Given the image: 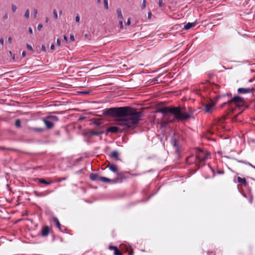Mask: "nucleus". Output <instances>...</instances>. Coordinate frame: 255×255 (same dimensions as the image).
<instances>
[{"mask_svg":"<svg viewBox=\"0 0 255 255\" xmlns=\"http://www.w3.org/2000/svg\"><path fill=\"white\" fill-rule=\"evenodd\" d=\"M118 156H119V153L116 151H114L112 152L111 154V157L113 158H115L117 160H119Z\"/></svg>","mask_w":255,"mask_h":255,"instance_id":"nucleus-16","label":"nucleus"},{"mask_svg":"<svg viewBox=\"0 0 255 255\" xmlns=\"http://www.w3.org/2000/svg\"><path fill=\"white\" fill-rule=\"evenodd\" d=\"M117 17L119 20H123V16L121 9H118L117 10Z\"/></svg>","mask_w":255,"mask_h":255,"instance_id":"nucleus-14","label":"nucleus"},{"mask_svg":"<svg viewBox=\"0 0 255 255\" xmlns=\"http://www.w3.org/2000/svg\"><path fill=\"white\" fill-rule=\"evenodd\" d=\"M106 115L118 117L117 125L127 129L136 124L141 117V113L129 107L113 108L105 110Z\"/></svg>","mask_w":255,"mask_h":255,"instance_id":"nucleus-1","label":"nucleus"},{"mask_svg":"<svg viewBox=\"0 0 255 255\" xmlns=\"http://www.w3.org/2000/svg\"><path fill=\"white\" fill-rule=\"evenodd\" d=\"M25 55H26V52L25 51H23L22 53V56L23 57H24L25 56Z\"/></svg>","mask_w":255,"mask_h":255,"instance_id":"nucleus-44","label":"nucleus"},{"mask_svg":"<svg viewBox=\"0 0 255 255\" xmlns=\"http://www.w3.org/2000/svg\"><path fill=\"white\" fill-rule=\"evenodd\" d=\"M17 6L16 5L14 4H11V10L12 11V12H14L16 11V10H17Z\"/></svg>","mask_w":255,"mask_h":255,"instance_id":"nucleus-21","label":"nucleus"},{"mask_svg":"<svg viewBox=\"0 0 255 255\" xmlns=\"http://www.w3.org/2000/svg\"><path fill=\"white\" fill-rule=\"evenodd\" d=\"M53 222L56 224V226L60 229V224L57 218H54L53 219Z\"/></svg>","mask_w":255,"mask_h":255,"instance_id":"nucleus-20","label":"nucleus"},{"mask_svg":"<svg viewBox=\"0 0 255 255\" xmlns=\"http://www.w3.org/2000/svg\"><path fill=\"white\" fill-rule=\"evenodd\" d=\"M38 181L40 183H43V184H45L46 185H49V184H50L51 183V182H47L45 180H44V179L40 178V179H38Z\"/></svg>","mask_w":255,"mask_h":255,"instance_id":"nucleus-19","label":"nucleus"},{"mask_svg":"<svg viewBox=\"0 0 255 255\" xmlns=\"http://www.w3.org/2000/svg\"><path fill=\"white\" fill-rule=\"evenodd\" d=\"M42 28V25L41 24H39L37 26V29L38 30H40Z\"/></svg>","mask_w":255,"mask_h":255,"instance_id":"nucleus-37","label":"nucleus"},{"mask_svg":"<svg viewBox=\"0 0 255 255\" xmlns=\"http://www.w3.org/2000/svg\"><path fill=\"white\" fill-rule=\"evenodd\" d=\"M132 253L131 252L129 253V255H132Z\"/></svg>","mask_w":255,"mask_h":255,"instance_id":"nucleus-48","label":"nucleus"},{"mask_svg":"<svg viewBox=\"0 0 255 255\" xmlns=\"http://www.w3.org/2000/svg\"><path fill=\"white\" fill-rule=\"evenodd\" d=\"M119 23L120 27V29H123L124 28L123 20H119Z\"/></svg>","mask_w":255,"mask_h":255,"instance_id":"nucleus-25","label":"nucleus"},{"mask_svg":"<svg viewBox=\"0 0 255 255\" xmlns=\"http://www.w3.org/2000/svg\"><path fill=\"white\" fill-rule=\"evenodd\" d=\"M54 17L55 19L58 18V14L56 10L54 9L53 12Z\"/></svg>","mask_w":255,"mask_h":255,"instance_id":"nucleus-26","label":"nucleus"},{"mask_svg":"<svg viewBox=\"0 0 255 255\" xmlns=\"http://www.w3.org/2000/svg\"><path fill=\"white\" fill-rule=\"evenodd\" d=\"M26 47H27V49H28L29 50H30V51L33 50L32 47L29 44H26Z\"/></svg>","mask_w":255,"mask_h":255,"instance_id":"nucleus-29","label":"nucleus"},{"mask_svg":"<svg viewBox=\"0 0 255 255\" xmlns=\"http://www.w3.org/2000/svg\"><path fill=\"white\" fill-rule=\"evenodd\" d=\"M80 17L79 14H77L75 17V21L76 22L79 23L80 22Z\"/></svg>","mask_w":255,"mask_h":255,"instance_id":"nucleus-28","label":"nucleus"},{"mask_svg":"<svg viewBox=\"0 0 255 255\" xmlns=\"http://www.w3.org/2000/svg\"><path fill=\"white\" fill-rule=\"evenodd\" d=\"M130 24V18H128L126 24L127 25H129Z\"/></svg>","mask_w":255,"mask_h":255,"instance_id":"nucleus-36","label":"nucleus"},{"mask_svg":"<svg viewBox=\"0 0 255 255\" xmlns=\"http://www.w3.org/2000/svg\"><path fill=\"white\" fill-rule=\"evenodd\" d=\"M172 143H173V144H174V145L175 146H177L176 142V141H175V140H173L172 141Z\"/></svg>","mask_w":255,"mask_h":255,"instance_id":"nucleus-46","label":"nucleus"},{"mask_svg":"<svg viewBox=\"0 0 255 255\" xmlns=\"http://www.w3.org/2000/svg\"><path fill=\"white\" fill-rule=\"evenodd\" d=\"M104 7L106 9H108L109 6H108V0H104Z\"/></svg>","mask_w":255,"mask_h":255,"instance_id":"nucleus-22","label":"nucleus"},{"mask_svg":"<svg viewBox=\"0 0 255 255\" xmlns=\"http://www.w3.org/2000/svg\"><path fill=\"white\" fill-rule=\"evenodd\" d=\"M56 44H57V45L58 46H61V41H60L59 38H58L57 39Z\"/></svg>","mask_w":255,"mask_h":255,"instance_id":"nucleus-32","label":"nucleus"},{"mask_svg":"<svg viewBox=\"0 0 255 255\" xmlns=\"http://www.w3.org/2000/svg\"><path fill=\"white\" fill-rule=\"evenodd\" d=\"M107 167H108L112 171L117 172L118 171V167L114 164H109Z\"/></svg>","mask_w":255,"mask_h":255,"instance_id":"nucleus-10","label":"nucleus"},{"mask_svg":"<svg viewBox=\"0 0 255 255\" xmlns=\"http://www.w3.org/2000/svg\"><path fill=\"white\" fill-rule=\"evenodd\" d=\"M197 23L196 21H194V22H192V23L188 22V23L184 25V29L185 30H188L190 28L195 26L197 25Z\"/></svg>","mask_w":255,"mask_h":255,"instance_id":"nucleus-8","label":"nucleus"},{"mask_svg":"<svg viewBox=\"0 0 255 255\" xmlns=\"http://www.w3.org/2000/svg\"><path fill=\"white\" fill-rule=\"evenodd\" d=\"M158 112L163 114L164 118L166 119V115L171 113L174 116V118L178 120H183L188 119L190 116L185 112H183L180 107H164L159 109Z\"/></svg>","mask_w":255,"mask_h":255,"instance_id":"nucleus-2","label":"nucleus"},{"mask_svg":"<svg viewBox=\"0 0 255 255\" xmlns=\"http://www.w3.org/2000/svg\"><path fill=\"white\" fill-rule=\"evenodd\" d=\"M122 127V129H120L119 128L117 127H111L108 128V131H110L111 132L115 133L119 130L121 131L122 130H124V129H123V127Z\"/></svg>","mask_w":255,"mask_h":255,"instance_id":"nucleus-9","label":"nucleus"},{"mask_svg":"<svg viewBox=\"0 0 255 255\" xmlns=\"http://www.w3.org/2000/svg\"><path fill=\"white\" fill-rule=\"evenodd\" d=\"M215 104V102L213 101H210L209 102L205 104V112L208 113L212 112Z\"/></svg>","mask_w":255,"mask_h":255,"instance_id":"nucleus-3","label":"nucleus"},{"mask_svg":"<svg viewBox=\"0 0 255 255\" xmlns=\"http://www.w3.org/2000/svg\"><path fill=\"white\" fill-rule=\"evenodd\" d=\"M63 39H64V40L66 42H68V38H67V37L66 35H64V36H63Z\"/></svg>","mask_w":255,"mask_h":255,"instance_id":"nucleus-40","label":"nucleus"},{"mask_svg":"<svg viewBox=\"0 0 255 255\" xmlns=\"http://www.w3.org/2000/svg\"><path fill=\"white\" fill-rule=\"evenodd\" d=\"M97 2L98 4H100L101 2V0H97Z\"/></svg>","mask_w":255,"mask_h":255,"instance_id":"nucleus-47","label":"nucleus"},{"mask_svg":"<svg viewBox=\"0 0 255 255\" xmlns=\"http://www.w3.org/2000/svg\"><path fill=\"white\" fill-rule=\"evenodd\" d=\"M99 181H101L102 182H113L114 180H112L108 178L104 177H101L99 178Z\"/></svg>","mask_w":255,"mask_h":255,"instance_id":"nucleus-12","label":"nucleus"},{"mask_svg":"<svg viewBox=\"0 0 255 255\" xmlns=\"http://www.w3.org/2000/svg\"><path fill=\"white\" fill-rule=\"evenodd\" d=\"M97 134L96 132H93V133H92V134Z\"/></svg>","mask_w":255,"mask_h":255,"instance_id":"nucleus-49","label":"nucleus"},{"mask_svg":"<svg viewBox=\"0 0 255 255\" xmlns=\"http://www.w3.org/2000/svg\"><path fill=\"white\" fill-rule=\"evenodd\" d=\"M208 155H209V153L207 152L206 154L204 155L203 151L200 149L199 153L197 155V158L198 162H202L206 160Z\"/></svg>","mask_w":255,"mask_h":255,"instance_id":"nucleus-5","label":"nucleus"},{"mask_svg":"<svg viewBox=\"0 0 255 255\" xmlns=\"http://www.w3.org/2000/svg\"><path fill=\"white\" fill-rule=\"evenodd\" d=\"M99 177L100 176L96 174H91L90 175V179L92 180H99Z\"/></svg>","mask_w":255,"mask_h":255,"instance_id":"nucleus-17","label":"nucleus"},{"mask_svg":"<svg viewBox=\"0 0 255 255\" xmlns=\"http://www.w3.org/2000/svg\"><path fill=\"white\" fill-rule=\"evenodd\" d=\"M7 18H8V14H7V13H5V14L4 15L3 17V18L4 19H7Z\"/></svg>","mask_w":255,"mask_h":255,"instance_id":"nucleus-41","label":"nucleus"},{"mask_svg":"<svg viewBox=\"0 0 255 255\" xmlns=\"http://www.w3.org/2000/svg\"><path fill=\"white\" fill-rule=\"evenodd\" d=\"M50 49L52 50H54L55 49V46L53 44H52L51 46H50Z\"/></svg>","mask_w":255,"mask_h":255,"instance_id":"nucleus-43","label":"nucleus"},{"mask_svg":"<svg viewBox=\"0 0 255 255\" xmlns=\"http://www.w3.org/2000/svg\"><path fill=\"white\" fill-rule=\"evenodd\" d=\"M41 50H42L43 52H46V47H45V45H42L41 46Z\"/></svg>","mask_w":255,"mask_h":255,"instance_id":"nucleus-33","label":"nucleus"},{"mask_svg":"<svg viewBox=\"0 0 255 255\" xmlns=\"http://www.w3.org/2000/svg\"><path fill=\"white\" fill-rule=\"evenodd\" d=\"M33 130L38 132H41L43 130V129L41 128H33Z\"/></svg>","mask_w":255,"mask_h":255,"instance_id":"nucleus-27","label":"nucleus"},{"mask_svg":"<svg viewBox=\"0 0 255 255\" xmlns=\"http://www.w3.org/2000/svg\"><path fill=\"white\" fill-rule=\"evenodd\" d=\"M9 53L10 55L11 56V58H12V59L13 60H14L15 59V55L12 54L11 51H9Z\"/></svg>","mask_w":255,"mask_h":255,"instance_id":"nucleus-31","label":"nucleus"},{"mask_svg":"<svg viewBox=\"0 0 255 255\" xmlns=\"http://www.w3.org/2000/svg\"><path fill=\"white\" fill-rule=\"evenodd\" d=\"M252 91V89L251 88H239L238 90V91L240 93L242 94H246L248 93L251 92Z\"/></svg>","mask_w":255,"mask_h":255,"instance_id":"nucleus-7","label":"nucleus"},{"mask_svg":"<svg viewBox=\"0 0 255 255\" xmlns=\"http://www.w3.org/2000/svg\"><path fill=\"white\" fill-rule=\"evenodd\" d=\"M49 229L48 227H45L43 228L42 231V235L43 236H47L49 233Z\"/></svg>","mask_w":255,"mask_h":255,"instance_id":"nucleus-13","label":"nucleus"},{"mask_svg":"<svg viewBox=\"0 0 255 255\" xmlns=\"http://www.w3.org/2000/svg\"><path fill=\"white\" fill-rule=\"evenodd\" d=\"M158 5L160 7H161L163 5V3L161 0H159L158 1Z\"/></svg>","mask_w":255,"mask_h":255,"instance_id":"nucleus-34","label":"nucleus"},{"mask_svg":"<svg viewBox=\"0 0 255 255\" xmlns=\"http://www.w3.org/2000/svg\"><path fill=\"white\" fill-rule=\"evenodd\" d=\"M47 119L50 120L52 123L53 122H57L58 120V118L55 116H47Z\"/></svg>","mask_w":255,"mask_h":255,"instance_id":"nucleus-15","label":"nucleus"},{"mask_svg":"<svg viewBox=\"0 0 255 255\" xmlns=\"http://www.w3.org/2000/svg\"><path fill=\"white\" fill-rule=\"evenodd\" d=\"M238 181L239 183H241V184H244V185H246V179L245 178H242L240 177H238Z\"/></svg>","mask_w":255,"mask_h":255,"instance_id":"nucleus-18","label":"nucleus"},{"mask_svg":"<svg viewBox=\"0 0 255 255\" xmlns=\"http://www.w3.org/2000/svg\"><path fill=\"white\" fill-rule=\"evenodd\" d=\"M43 122L45 123L47 128L48 129L52 128L54 126L53 123H52V121H51L50 120L47 119V118L43 120Z\"/></svg>","mask_w":255,"mask_h":255,"instance_id":"nucleus-6","label":"nucleus"},{"mask_svg":"<svg viewBox=\"0 0 255 255\" xmlns=\"http://www.w3.org/2000/svg\"><path fill=\"white\" fill-rule=\"evenodd\" d=\"M145 6H146V0H143L142 1V8L143 9H144L145 8Z\"/></svg>","mask_w":255,"mask_h":255,"instance_id":"nucleus-30","label":"nucleus"},{"mask_svg":"<svg viewBox=\"0 0 255 255\" xmlns=\"http://www.w3.org/2000/svg\"><path fill=\"white\" fill-rule=\"evenodd\" d=\"M28 32L30 34H33V30L32 29L31 27H29L28 28Z\"/></svg>","mask_w":255,"mask_h":255,"instance_id":"nucleus-38","label":"nucleus"},{"mask_svg":"<svg viewBox=\"0 0 255 255\" xmlns=\"http://www.w3.org/2000/svg\"><path fill=\"white\" fill-rule=\"evenodd\" d=\"M70 39L72 41H74L75 40L74 36L73 34H70Z\"/></svg>","mask_w":255,"mask_h":255,"instance_id":"nucleus-35","label":"nucleus"},{"mask_svg":"<svg viewBox=\"0 0 255 255\" xmlns=\"http://www.w3.org/2000/svg\"><path fill=\"white\" fill-rule=\"evenodd\" d=\"M109 249L111 250H114V255H122L121 252L116 247L110 246L109 247Z\"/></svg>","mask_w":255,"mask_h":255,"instance_id":"nucleus-11","label":"nucleus"},{"mask_svg":"<svg viewBox=\"0 0 255 255\" xmlns=\"http://www.w3.org/2000/svg\"><path fill=\"white\" fill-rule=\"evenodd\" d=\"M24 17L28 19L29 17V11L28 9H26L25 12V13H24Z\"/></svg>","mask_w":255,"mask_h":255,"instance_id":"nucleus-24","label":"nucleus"},{"mask_svg":"<svg viewBox=\"0 0 255 255\" xmlns=\"http://www.w3.org/2000/svg\"><path fill=\"white\" fill-rule=\"evenodd\" d=\"M7 41H8V42L9 44L11 43V42H12V38L10 37H8V39H7Z\"/></svg>","mask_w":255,"mask_h":255,"instance_id":"nucleus-39","label":"nucleus"},{"mask_svg":"<svg viewBox=\"0 0 255 255\" xmlns=\"http://www.w3.org/2000/svg\"><path fill=\"white\" fill-rule=\"evenodd\" d=\"M0 43H1V44L3 45V43H4V39L3 38H1L0 39Z\"/></svg>","mask_w":255,"mask_h":255,"instance_id":"nucleus-42","label":"nucleus"},{"mask_svg":"<svg viewBox=\"0 0 255 255\" xmlns=\"http://www.w3.org/2000/svg\"><path fill=\"white\" fill-rule=\"evenodd\" d=\"M20 125H21V121L19 120H17L15 123V126L17 128H19V127H20Z\"/></svg>","mask_w":255,"mask_h":255,"instance_id":"nucleus-23","label":"nucleus"},{"mask_svg":"<svg viewBox=\"0 0 255 255\" xmlns=\"http://www.w3.org/2000/svg\"><path fill=\"white\" fill-rule=\"evenodd\" d=\"M151 16V12H149L148 13V18H150Z\"/></svg>","mask_w":255,"mask_h":255,"instance_id":"nucleus-45","label":"nucleus"},{"mask_svg":"<svg viewBox=\"0 0 255 255\" xmlns=\"http://www.w3.org/2000/svg\"><path fill=\"white\" fill-rule=\"evenodd\" d=\"M234 103L237 106H242L244 105L243 100L240 97H235L231 101H229L228 103L231 104Z\"/></svg>","mask_w":255,"mask_h":255,"instance_id":"nucleus-4","label":"nucleus"}]
</instances>
